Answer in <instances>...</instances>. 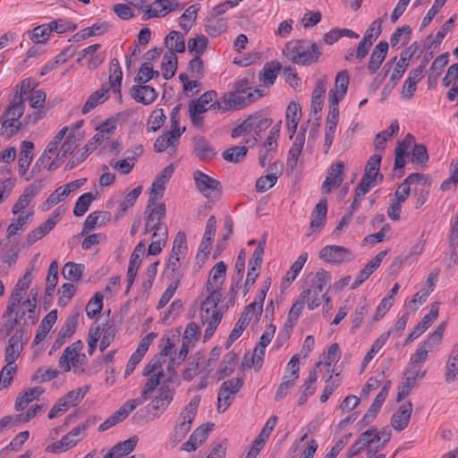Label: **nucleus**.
I'll list each match as a JSON object with an SVG mask.
<instances>
[{
	"label": "nucleus",
	"mask_w": 458,
	"mask_h": 458,
	"mask_svg": "<svg viewBox=\"0 0 458 458\" xmlns=\"http://www.w3.org/2000/svg\"><path fill=\"white\" fill-rule=\"evenodd\" d=\"M288 58L294 64L310 66L318 62L322 52L315 42L299 39L292 40L286 45Z\"/></svg>",
	"instance_id": "f257e3e1"
},
{
	"label": "nucleus",
	"mask_w": 458,
	"mask_h": 458,
	"mask_svg": "<svg viewBox=\"0 0 458 458\" xmlns=\"http://www.w3.org/2000/svg\"><path fill=\"white\" fill-rule=\"evenodd\" d=\"M310 277V287L304 291H309L306 301L309 310H313L317 309L324 300L327 303L330 301V298L327 296V290L331 276L329 272L319 269L316 275L308 276L307 280H309Z\"/></svg>",
	"instance_id": "f03ea898"
},
{
	"label": "nucleus",
	"mask_w": 458,
	"mask_h": 458,
	"mask_svg": "<svg viewBox=\"0 0 458 458\" xmlns=\"http://www.w3.org/2000/svg\"><path fill=\"white\" fill-rule=\"evenodd\" d=\"M154 206L155 205H149V202L148 201L145 211L146 217L144 233L147 234L154 231L152 238H157L160 234L168 237L167 225L164 222L166 210L165 204L160 203L157 207Z\"/></svg>",
	"instance_id": "7ed1b4c3"
},
{
	"label": "nucleus",
	"mask_w": 458,
	"mask_h": 458,
	"mask_svg": "<svg viewBox=\"0 0 458 458\" xmlns=\"http://www.w3.org/2000/svg\"><path fill=\"white\" fill-rule=\"evenodd\" d=\"M31 282V271L30 269H27L23 276L18 280L9 297L6 309L3 314L4 318L10 317L15 311V310L21 304L24 297L25 292L30 287Z\"/></svg>",
	"instance_id": "20e7f679"
},
{
	"label": "nucleus",
	"mask_w": 458,
	"mask_h": 458,
	"mask_svg": "<svg viewBox=\"0 0 458 458\" xmlns=\"http://www.w3.org/2000/svg\"><path fill=\"white\" fill-rule=\"evenodd\" d=\"M28 339V333L24 328H19L14 332L5 348L4 360L6 363H15V360L21 355L23 345L27 343Z\"/></svg>",
	"instance_id": "39448f33"
},
{
	"label": "nucleus",
	"mask_w": 458,
	"mask_h": 458,
	"mask_svg": "<svg viewBox=\"0 0 458 458\" xmlns=\"http://www.w3.org/2000/svg\"><path fill=\"white\" fill-rule=\"evenodd\" d=\"M174 172V166L171 164L166 165L162 172L157 175L150 189V196L148 198L149 205H156L157 199L163 197L165 184L169 182Z\"/></svg>",
	"instance_id": "423d86ee"
},
{
	"label": "nucleus",
	"mask_w": 458,
	"mask_h": 458,
	"mask_svg": "<svg viewBox=\"0 0 458 458\" xmlns=\"http://www.w3.org/2000/svg\"><path fill=\"white\" fill-rule=\"evenodd\" d=\"M139 404H140V399L128 400L113 415L99 425L98 430L100 432L106 431L117 423L123 421Z\"/></svg>",
	"instance_id": "0eeeda50"
},
{
	"label": "nucleus",
	"mask_w": 458,
	"mask_h": 458,
	"mask_svg": "<svg viewBox=\"0 0 458 458\" xmlns=\"http://www.w3.org/2000/svg\"><path fill=\"white\" fill-rule=\"evenodd\" d=\"M83 438V427H76L68 434L64 436L61 440L49 445L46 451L49 453L65 452L73 447L78 442Z\"/></svg>",
	"instance_id": "6e6552de"
},
{
	"label": "nucleus",
	"mask_w": 458,
	"mask_h": 458,
	"mask_svg": "<svg viewBox=\"0 0 458 458\" xmlns=\"http://www.w3.org/2000/svg\"><path fill=\"white\" fill-rule=\"evenodd\" d=\"M79 315V311H75L66 318L64 326L61 327L57 335L56 339L52 344L49 354H52L53 352L59 350L64 344L66 340L75 333L78 325Z\"/></svg>",
	"instance_id": "1a4fd4ad"
},
{
	"label": "nucleus",
	"mask_w": 458,
	"mask_h": 458,
	"mask_svg": "<svg viewBox=\"0 0 458 458\" xmlns=\"http://www.w3.org/2000/svg\"><path fill=\"white\" fill-rule=\"evenodd\" d=\"M344 163L339 160L332 164L327 170L326 179L322 184V190L326 193H329L333 190L337 189L344 181Z\"/></svg>",
	"instance_id": "9d476101"
},
{
	"label": "nucleus",
	"mask_w": 458,
	"mask_h": 458,
	"mask_svg": "<svg viewBox=\"0 0 458 458\" xmlns=\"http://www.w3.org/2000/svg\"><path fill=\"white\" fill-rule=\"evenodd\" d=\"M179 8H181V4L177 0H155L150 9H148L147 13L143 14L142 20L164 17Z\"/></svg>",
	"instance_id": "9b49d317"
},
{
	"label": "nucleus",
	"mask_w": 458,
	"mask_h": 458,
	"mask_svg": "<svg viewBox=\"0 0 458 458\" xmlns=\"http://www.w3.org/2000/svg\"><path fill=\"white\" fill-rule=\"evenodd\" d=\"M352 252L338 245H327L319 251V258L327 263L339 264L347 259Z\"/></svg>",
	"instance_id": "f8f14e48"
},
{
	"label": "nucleus",
	"mask_w": 458,
	"mask_h": 458,
	"mask_svg": "<svg viewBox=\"0 0 458 458\" xmlns=\"http://www.w3.org/2000/svg\"><path fill=\"white\" fill-rule=\"evenodd\" d=\"M43 186V180L39 179L27 186L22 194L19 197L17 201L13 206V213L14 215H17L21 211H22L24 208H27V206L30 204V202L33 199V198L38 193V191L41 190Z\"/></svg>",
	"instance_id": "ddd939ff"
},
{
	"label": "nucleus",
	"mask_w": 458,
	"mask_h": 458,
	"mask_svg": "<svg viewBox=\"0 0 458 458\" xmlns=\"http://www.w3.org/2000/svg\"><path fill=\"white\" fill-rule=\"evenodd\" d=\"M193 179L197 189L205 196H208L213 191H221L222 187L219 181L199 170L193 173Z\"/></svg>",
	"instance_id": "4468645a"
},
{
	"label": "nucleus",
	"mask_w": 458,
	"mask_h": 458,
	"mask_svg": "<svg viewBox=\"0 0 458 458\" xmlns=\"http://www.w3.org/2000/svg\"><path fill=\"white\" fill-rule=\"evenodd\" d=\"M256 97L253 93H248L246 99L240 98V97L235 98L232 91L225 92L220 98L219 101L222 102L223 111H230V110H238L241 109L250 103L255 101Z\"/></svg>",
	"instance_id": "2eb2a0df"
},
{
	"label": "nucleus",
	"mask_w": 458,
	"mask_h": 458,
	"mask_svg": "<svg viewBox=\"0 0 458 458\" xmlns=\"http://www.w3.org/2000/svg\"><path fill=\"white\" fill-rule=\"evenodd\" d=\"M130 95L135 101L143 105L153 103L158 96L153 87L144 84L133 85L130 89Z\"/></svg>",
	"instance_id": "dca6fc26"
},
{
	"label": "nucleus",
	"mask_w": 458,
	"mask_h": 458,
	"mask_svg": "<svg viewBox=\"0 0 458 458\" xmlns=\"http://www.w3.org/2000/svg\"><path fill=\"white\" fill-rule=\"evenodd\" d=\"M192 152L201 161H208L216 156L211 143L203 136H196L192 140Z\"/></svg>",
	"instance_id": "f3484780"
},
{
	"label": "nucleus",
	"mask_w": 458,
	"mask_h": 458,
	"mask_svg": "<svg viewBox=\"0 0 458 458\" xmlns=\"http://www.w3.org/2000/svg\"><path fill=\"white\" fill-rule=\"evenodd\" d=\"M412 412L411 402L403 403L399 406L398 410L393 414L391 419L392 427L397 430L402 431L407 428L411 415Z\"/></svg>",
	"instance_id": "a211bd4d"
},
{
	"label": "nucleus",
	"mask_w": 458,
	"mask_h": 458,
	"mask_svg": "<svg viewBox=\"0 0 458 458\" xmlns=\"http://www.w3.org/2000/svg\"><path fill=\"white\" fill-rule=\"evenodd\" d=\"M388 47L389 45L387 41L381 40L374 47L368 64V71L370 74H374L379 69L386 56Z\"/></svg>",
	"instance_id": "6ab92c4d"
},
{
	"label": "nucleus",
	"mask_w": 458,
	"mask_h": 458,
	"mask_svg": "<svg viewBox=\"0 0 458 458\" xmlns=\"http://www.w3.org/2000/svg\"><path fill=\"white\" fill-rule=\"evenodd\" d=\"M103 141L104 138L102 134L96 133L93 136V138L84 146L83 152L81 153L79 156L70 159L65 165L64 169L66 171L73 169L80 163L84 161L88 157V156L97 148V146L102 143Z\"/></svg>",
	"instance_id": "aec40b11"
},
{
	"label": "nucleus",
	"mask_w": 458,
	"mask_h": 458,
	"mask_svg": "<svg viewBox=\"0 0 458 458\" xmlns=\"http://www.w3.org/2000/svg\"><path fill=\"white\" fill-rule=\"evenodd\" d=\"M110 87L105 83L100 89L94 91L88 98L86 103L82 106L81 113L86 114L97 107L99 104L104 103L109 98Z\"/></svg>",
	"instance_id": "412c9836"
},
{
	"label": "nucleus",
	"mask_w": 458,
	"mask_h": 458,
	"mask_svg": "<svg viewBox=\"0 0 458 458\" xmlns=\"http://www.w3.org/2000/svg\"><path fill=\"white\" fill-rule=\"evenodd\" d=\"M139 441L137 436H132L125 441L114 445L104 456V458H117L127 455L136 447Z\"/></svg>",
	"instance_id": "4be33fe9"
},
{
	"label": "nucleus",
	"mask_w": 458,
	"mask_h": 458,
	"mask_svg": "<svg viewBox=\"0 0 458 458\" xmlns=\"http://www.w3.org/2000/svg\"><path fill=\"white\" fill-rule=\"evenodd\" d=\"M33 149H34L33 142L28 141V140H23L21 142L20 157L18 160V164H19L18 172L21 176H24L29 170V167H30L31 161L33 159V157H34Z\"/></svg>",
	"instance_id": "5701e85b"
},
{
	"label": "nucleus",
	"mask_w": 458,
	"mask_h": 458,
	"mask_svg": "<svg viewBox=\"0 0 458 458\" xmlns=\"http://www.w3.org/2000/svg\"><path fill=\"white\" fill-rule=\"evenodd\" d=\"M111 215L107 211H94L90 213L84 224L83 228L81 232V235H84L88 233L90 230L95 229L98 226H100L110 220Z\"/></svg>",
	"instance_id": "b1692460"
},
{
	"label": "nucleus",
	"mask_w": 458,
	"mask_h": 458,
	"mask_svg": "<svg viewBox=\"0 0 458 458\" xmlns=\"http://www.w3.org/2000/svg\"><path fill=\"white\" fill-rule=\"evenodd\" d=\"M24 98L17 94H14L12 99H10L9 105L5 107V110L3 113V117L10 118V120L19 121V119L22 116L25 106H24Z\"/></svg>",
	"instance_id": "393cba45"
},
{
	"label": "nucleus",
	"mask_w": 458,
	"mask_h": 458,
	"mask_svg": "<svg viewBox=\"0 0 458 458\" xmlns=\"http://www.w3.org/2000/svg\"><path fill=\"white\" fill-rule=\"evenodd\" d=\"M57 319V310H53L49 311L41 320L39 327L38 328L37 334L34 338V344H40L50 332L52 327L56 322Z\"/></svg>",
	"instance_id": "a878e982"
},
{
	"label": "nucleus",
	"mask_w": 458,
	"mask_h": 458,
	"mask_svg": "<svg viewBox=\"0 0 458 458\" xmlns=\"http://www.w3.org/2000/svg\"><path fill=\"white\" fill-rule=\"evenodd\" d=\"M123 72L120 66V63L116 58H113L110 62L109 67V83H106L110 87L114 94L120 95V89H122Z\"/></svg>",
	"instance_id": "bb28decb"
},
{
	"label": "nucleus",
	"mask_w": 458,
	"mask_h": 458,
	"mask_svg": "<svg viewBox=\"0 0 458 458\" xmlns=\"http://www.w3.org/2000/svg\"><path fill=\"white\" fill-rule=\"evenodd\" d=\"M77 146L78 145L75 143V140H72V135L71 137H67L66 140L62 144L60 151L56 155L55 158L48 165L47 170L54 171L58 168L63 164L64 158H66L69 154H72Z\"/></svg>",
	"instance_id": "cd10ccee"
},
{
	"label": "nucleus",
	"mask_w": 458,
	"mask_h": 458,
	"mask_svg": "<svg viewBox=\"0 0 458 458\" xmlns=\"http://www.w3.org/2000/svg\"><path fill=\"white\" fill-rule=\"evenodd\" d=\"M216 218L215 217V216H211L208 217L207 221L205 233L199 247V251L203 252L205 255L209 254L211 245L213 243V238L216 234Z\"/></svg>",
	"instance_id": "c85d7f7f"
},
{
	"label": "nucleus",
	"mask_w": 458,
	"mask_h": 458,
	"mask_svg": "<svg viewBox=\"0 0 458 458\" xmlns=\"http://www.w3.org/2000/svg\"><path fill=\"white\" fill-rule=\"evenodd\" d=\"M449 54L447 52L438 55L431 64L428 77V88H434L443 68L448 64Z\"/></svg>",
	"instance_id": "c756f323"
},
{
	"label": "nucleus",
	"mask_w": 458,
	"mask_h": 458,
	"mask_svg": "<svg viewBox=\"0 0 458 458\" xmlns=\"http://www.w3.org/2000/svg\"><path fill=\"white\" fill-rule=\"evenodd\" d=\"M309 291H301V293L299 294L297 300L293 302L292 308L290 309L287 319L285 321V324L294 327L296 324L300 315L301 314L305 302H307L306 299L308 298Z\"/></svg>",
	"instance_id": "7c9ffc66"
},
{
	"label": "nucleus",
	"mask_w": 458,
	"mask_h": 458,
	"mask_svg": "<svg viewBox=\"0 0 458 458\" xmlns=\"http://www.w3.org/2000/svg\"><path fill=\"white\" fill-rule=\"evenodd\" d=\"M165 45L168 48L167 52H173L174 55L185 51L183 35L176 30H172L165 36Z\"/></svg>",
	"instance_id": "2f4dec72"
},
{
	"label": "nucleus",
	"mask_w": 458,
	"mask_h": 458,
	"mask_svg": "<svg viewBox=\"0 0 458 458\" xmlns=\"http://www.w3.org/2000/svg\"><path fill=\"white\" fill-rule=\"evenodd\" d=\"M327 212V201L326 199H320L316 205L311 214L310 228L315 231L324 226Z\"/></svg>",
	"instance_id": "473e14b6"
},
{
	"label": "nucleus",
	"mask_w": 458,
	"mask_h": 458,
	"mask_svg": "<svg viewBox=\"0 0 458 458\" xmlns=\"http://www.w3.org/2000/svg\"><path fill=\"white\" fill-rule=\"evenodd\" d=\"M83 349V343L81 340L74 342L72 344L67 346L63 352L58 360L59 367L65 372L71 370V365L69 364V357L72 354L75 356H81V352Z\"/></svg>",
	"instance_id": "72a5a7b5"
},
{
	"label": "nucleus",
	"mask_w": 458,
	"mask_h": 458,
	"mask_svg": "<svg viewBox=\"0 0 458 458\" xmlns=\"http://www.w3.org/2000/svg\"><path fill=\"white\" fill-rule=\"evenodd\" d=\"M227 29V21L224 18H218L215 14L208 18L205 21V31L210 37H217Z\"/></svg>",
	"instance_id": "f704fd0d"
},
{
	"label": "nucleus",
	"mask_w": 458,
	"mask_h": 458,
	"mask_svg": "<svg viewBox=\"0 0 458 458\" xmlns=\"http://www.w3.org/2000/svg\"><path fill=\"white\" fill-rule=\"evenodd\" d=\"M194 418L181 411L178 423L174 426V438L180 442L190 431Z\"/></svg>",
	"instance_id": "c9c22d12"
},
{
	"label": "nucleus",
	"mask_w": 458,
	"mask_h": 458,
	"mask_svg": "<svg viewBox=\"0 0 458 458\" xmlns=\"http://www.w3.org/2000/svg\"><path fill=\"white\" fill-rule=\"evenodd\" d=\"M280 69L281 64L278 62L272 61L266 63L263 69L259 72V81H262L267 86L273 85L276 79V72L280 71Z\"/></svg>",
	"instance_id": "e433bc0d"
},
{
	"label": "nucleus",
	"mask_w": 458,
	"mask_h": 458,
	"mask_svg": "<svg viewBox=\"0 0 458 458\" xmlns=\"http://www.w3.org/2000/svg\"><path fill=\"white\" fill-rule=\"evenodd\" d=\"M178 65V58L177 55L173 52H165L162 64L161 69L163 71V78L165 80H170L174 77Z\"/></svg>",
	"instance_id": "4c0bfd02"
},
{
	"label": "nucleus",
	"mask_w": 458,
	"mask_h": 458,
	"mask_svg": "<svg viewBox=\"0 0 458 458\" xmlns=\"http://www.w3.org/2000/svg\"><path fill=\"white\" fill-rule=\"evenodd\" d=\"M216 97L217 93L216 90H208L199 98L190 101L189 107H193L206 113L211 109L210 104L216 99Z\"/></svg>",
	"instance_id": "58836bf2"
},
{
	"label": "nucleus",
	"mask_w": 458,
	"mask_h": 458,
	"mask_svg": "<svg viewBox=\"0 0 458 458\" xmlns=\"http://www.w3.org/2000/svg\"><path fill=\"white\" fill-rule=\"evenodd\" d=\"M44 393L40 387H32L27 389L24 393L20 394L15 401V409L17 411L23 410L30 402L38 399Z\"/></svg>",
	"instance_id": "ea45409f"
},
{
	"label": "nucleus",
	"mask_w": 458,
	"mask_h": 458,
	"mask_svg": "<svg viewBox=\"0 0 458 458\" xmlns=\"http://www.w3.org/2000/svg\"><path fill=\"white\" fill-rule=\"evenodd\" d=\"M84 268L85 267L83 264L69 261L64 266L62 275L65 279L69 281L77 282L81 280L84 272Z\"/></svg>",
	"instance_id": "a19ab883"
},
{
	"label": "nucleus",
	"mask_w": 458,
	"mask_h": 458,
	"mask_svg": "<svg viewBox=\"0 0 458 458\" xmlns=\"http://www.w3.org/2000/svg\"><path fill=\"white\" fill-rule=\"evenodd\" d=\"M179 261L180 257L170 255L165 267V273L167 277L170 278L172 282H174L176 284H181V280L183 276V274L179 269Z\"/></svg>",
	"instance_id": "79ce46f5"
},
{
	"label": "nucleus",
	"mask_w": 458,
	"mask_h": 458,
	"mask_svg": "<svg viewBox=\"0 0 458 458\" xmlns=\"http://www.w3.org/2000/svg\"><path fill=\"white\" fill-rule=\"evenodd\" d=\"M236 360L237 355L233 352H230L224 356L221 368L217 372L219 380L230 376L233 372Z\"/></svg>",
	"instance_id": "37998d69"
},
{
	"label": "nucleus",
	"mask_w": 458,
	"mask_h": 458,
	"mask_svg": "<svg viewBox=\"0 0 458 458\" xmlns=\"http://www.w3.org/2000/svg\"><path fill=\"white\" fill-rule=\"evenodd\" d=\"M199 7L197 4L189 6L180 17V27L188 33L197 19Z\"/></svg>",
	"instance_id": "c03bdc74"
},
{
	"label": "nucleus",
	"mask_w": 458,
	"mask_h": 458,
	"mask_svg": "<svg viewBox=\"0 0 458 458\" xmlns=\"http://www.w3.org/2000/svg\"><path fill=\"white\" fill-rule=\"evenodd\" d=\"M248 152V148L245 146H233L225 149L222 153L223 158L230 163H239L242 160Z\"/></svg>",
	"instance_id": "a18cd8bd"
},
{
	"label": "nucleus",
	"mask_w": 458,
	"mask_h": 458,
	"mask_svg": "<svg viewBox=\"0 0 458 458\" xmlns=\"http://www.w3.org/2000/svg\"><path fill=\"white\" fill-rule=\"evenodd\" d=\"M369 312V304L367 300L363 298L355 309L353 318L352 321L351 331L353 334L361 325L365 316Z\"/></svg>",
	"instance_id": "49530a36"
},
{
	"label": "nucleus",
	"mask_w": 458,
	"mask_h": 458,
	"mask_svg": "<svg viewBox=\"0 0 458 458\" xmlns=\"http://www.w3.org/2000/svg\"><path fill=\"white\" fill-rule=\"evenodd\" d=\"M381 160L382 156L380 154H374L369 158L365 166V174L377 178L379 182L384 179V175L379 173Z\"/></svg>",
	"instance_id": "de8ad7c7"
},
{
	"label": "nucleus",
	"mask_w": 458,
	"mask_h": 458,
	"mask_svg": "<svg viewBox=\"0 0 458 458\" xmlns=\"http://www.w3.org/2000/svg\"><path fill=\"white\" fill-rule=\"evenodd\" d=\"M16 363H6L0 371V390L7 388L17 372Z\"/></svg>",
	"instance_id": "09e8293b"
},
{
	"label": "nucleus",
	"mask_w": 458,
	"mask_h": 458,
	"mask_svg": "<svg viewBox=\"0 0 458 458\" xmlns=\"http://www.w3.org/2000/svg\"><path fill=\"white\" fill-rule=\"evenodd\" d=\"M178 140L174 138L173 132H164L158 136L154 143V150L157 153L165 151L168 147H175Z\"/></svg>",
	"instance_id": "8fccbe9b"
},
{
	"label": "nucleus",
	"mask_w": 458,
	"mask_h": 458,
	"mask_svg": "<svg viewBox=\"0 0 458 458\" xmlns=\"http://www.w3.org/2000/svg\"><path fill=\"white\" fill-rule=\"evenodd\" d=\"M227 265L224 261L217 262L209 272L207 284H222L226 275Z\"/></svg>",
	"instance_id": "3c124183"
},
{
	"label": "nucleus",
	"mask_w": 458,
	"mask_h": 458,
	"mask_svg": "<svg viewBox=\"0 0 458 458\" xmlns=\"http://www.w3.org/2000/svg\"><path fill=\"white\" fill-rule=\"evenodd\" d=\"M0 121L2 125L1 134L3 136H5L6 138L13 137L16 133H18V131H20L21 129V122L10 120V118L3 117V115H1Z\"/></svg>",
	"instance_id": "603ef678"
},
{
	"label": "nucleus",
	"mask_w": 458,
	"mask_h": 458,
	"mask_svg": "<svg viewBox=\"0 0 458 458\" xmlns=\"http://www.w3.org/2000/svg\"><path fill=\"white\" fill-rule=\"evenodd\" d=\"M208 44V39L204 35H199L196 38H192L188 40V50L194 55H202Z\"/></svg>",
	"instance_id": "864d4df0"
},
{
	"label": "nucleus",
	"mask_w": 458,
	"mask_h": 458,
	"mask_svg": "<svg viewBox=\"0 0 458 458\" xmlns=\"http://www.w3.org/2000/svg\"><path fill=\"white\" fill-rule=\"evenodd\" d=\"M95 199L94 195L91 192H87L79 197L77 199L74 208L73 215L75 216H83L89 209L90 203Z\"/></svg>",
	"instance_id": "5fc2aeb1"
},
{
	"label": "nucleus",
	"mask_w": 458,
	"mask_h": 458,
	"mask_svg": "<svg viewBox=\"0 0 458 458\" xmlns=\"http://www.w3.org/2000/svg\"><path fill=\"white\" fill-rule=\"evenodd\" d=\"M307 259H308V253L303 252L293 263V265L290 267V270L287 272V274L285 275V277H284V279L287 281L288 284H292L295 280V278L297 277V276L302 269Z\"/></svg>",
	"instance_id": "6e6d98bb"
},
{
	"label": "nucleus",
	"mask_w": 458,
	"mask_h": 458,
	"mask_svg": "<svg viewBox=\"0 0 458 458\" xmlns=\"http://www.w3.org/2000/svg\"><path fill=\"white\" fill-rule=\"evenodd\" d=\"M456 20V14H453L440 28V30L437 31L435 38L432 40V42L429 45L430 48H437L441 43L443 38L445 37V35L452 30L454 23Z\"/></svg>",
	"instance_id": "4d7b16f0"
},
{
	"label": "nucleus",
	"mask_w": 458,
	"mask_h": 458,
	"mask_svg": "<svg viewBox=\"0 0 458 458\" xmlns=\"http://www.w3.org/2000/svg\"><path fill=\"white\" fill-rule=\"evenodd\" d=\"M103 294L99 292L96 293L89 300L86 306L87 316L89 318H95L103 309Z\"/></svg>",
	"instance_id": "13d9d810"
},
{
	"label": "nucleus",
	"mask_w": 458,
	"mask_h": 458,
	"mask_svg": "<svg viewBox=\"0 0 458 458\" xmlns=\"http://www.w3.org/2000/svg\"><path fill=\"white\" fill-rule=\"evenodd\" d=\"M321 364V361L317 362L314 368L310 371L308 378L300 388L301 392L307 394L310 396L315 393L316 387L314 386V384L317 382L318 377L317 369L319 368Z\"/></svg>",
	"instance_id": "bf43d9fd"
},
{
	"label": "nucleus",
	"mask_w": 458,
	"mask_h": 458,
	"mask_svg": "<svg viewBox=\"0 0 458 458\" xmlns=\"http://www.w3.org/2000/svg\"><path fill=\"white\" fill-rule=\"evenodd\" d=\"M75 286L71 283H64L58 289V305L60 307H65L72 298L75 295Z\"/></svg>",
	"instance_id": "052dcab7"
},
{
	"label": "nucleus",
	"mask_w": 458,
	"mask_h": 458,
	"mask_svg": "<svg viewBox=\"0 0 458 458\" xmlns=\"http://www.w3.org/2000/svg\"><path fill=\"white\" fill-rule=\"evenodd\" d=\"M387 341V335L385 334L379 335L372 344L370 349L366 353L362 360V368L368 366L370 360L374 358V356L378 352V351L386 344Z\"/></svg>",
	"instance_id": "680f3d73"
},
{
	"label": "nucleus",
	"mask_w": 458,
	"mask_h": 458,
	"mask_svg": "<svg viewBox=\"0 0 458 458\" xmlns=\"http://www.w3.org/2000/svg\"><path fill=\"white\" fill-rule=\"evenodd\" d=\"M252 82L248 78H242L233 83L232 93L235 98L246 99L248 92L252 90Z\"/></svg>",
	"instance_id": "e2e57ef3"
},
{
	"label": "nucleus",
	"mask_w": 458,
	"mask_h": 458,
	"mask_svg": "<svg viewBox=\"0 0 458 458\" xmlns=\"http://www.w3.org/2000/svg\"><path fill=\"white\" fill-rule=\"evenodd\" d=\"M142 191V186H138L136 187L135 189H133L132 191H131L124 198V199L121 202L120 204V207H119V215L120 216H123L125 214V212L127 211V209L129 208H131L137 199L139 198V196L140 195Z\"/></svg>",
	"instance_id": "0e129e2a"
},
{
	"label": "nucleus",
	"mask_w": 458,
	"mask_h": 458,
	"mask_svg": "<svg viewBox=\"0 0 458 458\" xmlns=\"http://www.w3.org/2000/svg\"><path fill=\"white\" fill-rule=\"evenodd\" d=\"M164 376V371H160L158 374L150 375L141 392V400H140V403L148 399L149 393L156 389Z\"/></svg>",
	"instance_id": "69168bd1"
},
{
	"label": "nucleus",
	"mask_w": 458,
	"mask_h": 458,
	"mask_svg": "<svg viewBox=\"0 0 458 458\" xmlns=\"http://www.w3.org/2000/svg\"><path fill=\"white\" fill-rule=\"evenodd\" d=\"M381 182L378 181L377 178L372 177L369 175L368 174H363L361 180L356 186L357 190V195L358 196H365V194L373 187H375L377 184L380 183Z\"/></svg>",
	"instance_id": "338daca9"
},
{
	"label": "nucleus",
	"mask_w": 458,
	"mask_h": 458,
	"mask_svg": "<svg viewBox=\"0 0 458 458\" xmlns=\"http://www.w3.org/2000/svg\"><path fill=\"white\" fill-rule=\"evenodd\" d=\"M166 119V116L164 114L163 109H156L154 110L148 121V131H156L158 129H160L165 121Z\"/></svg>",
	"instance_id": "774afa93"
}]
</instances>
